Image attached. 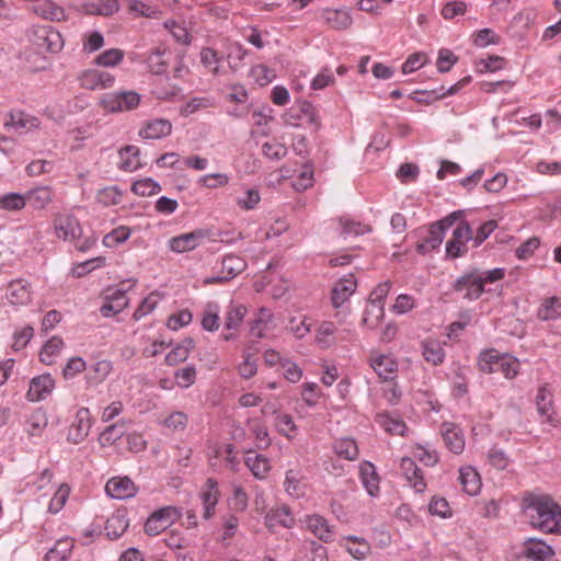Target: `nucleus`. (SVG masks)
<instances>
[{
	"label": "nucleus",
	"instance_id": "64",
	"mask_svg": "<svg viewBox=\"0 0 561 561\" xmlns=\"http://www.w3.org/2000/svg\"><path fill=\"white\" fill-rule=\"evenodd\" d=\"M457 56L450 49L443 48L438 53L436 62L437 70L442 73L447 72L457 62Z\"/></svg>",
	"mask_w": 561,
	"mask_h": 561
},
{
	"label": "nucleus",
	"instance_id": "25",
	"mask_svg": "<svg viewBox=\"0 0 561 561\" xmlns=\"http://www.w3.org/2000/svg\"><path fill=\"white\" fill-rule=\"evenodd\" d=\"M322 18L331 28L337 31L347 30L353 23L350 12L344 9H324Z\"/></svg>",
	"mask_w": 561,
	"mask_h": 561
},
{
	"label": "nucleus",
	"instance_id": "53",
	"mask_svg": "<svg viewBox=\"0 0 561 561\" xmlns=\"http://www.w3.org/2000/svg\"><path fill=\"white\" fill-rule=\"evenodd\" d=\"M96 199L104 206L118 205L123 199V194L117 186H108L98 192Z\"/></svg>",
	"mask_w": 561,
	"mask_h": 561
},
{
	"label": "nucleus",
	"instance_id": "41",
	"mask_svg": "<svg viewBox=\"0 0 561 561\" xmlns=\"http://www.w3.org/2000/svg\"><path fill=\"white\" fill-rule=\"evenodd\" d=\"M333 449L339 457L345 460H355L359 454L356 442L348 437L337 439L333 445Z\"/></svg>",
	"mask_w": 561,
	"mask_h": 561
},
{
	"label": "nucleus",
	"instance_id": "31",
	"mask_svg": "<svg viewBox=\"0 0 561 561\" xmlns=\"http://www.w3.org/2000/svg\"><path fill=\"white\" fill-rule=\"evenodd\" d=\"M459 482L463 492L470 496L477 495L482 485L478 471L472 467H465L460 469Z\"/></svg>",
	"mask_w": 561,
	"mask_h": 561
},
{
	"label": "nucleus",
	"instance_id": "60",
	"mask_svg": "<svg viewBox=\"0 0 561 561\" xmlns=\"http://www.w3.org/2000/svg\"><path fill=\"white\" fill-rule=\"evenodd\" d=\"M85 368L87 363L82 357H71L62 368V376L65 379H72L84 371Z\"/></svg>",
	"mask_w": 561,
	"mask_h": 561
},
{
	"label": "nucleus",
	"instance_id": "32",
	"mask_svg": "<svg viewBox=\"0 0 561 561\" xmlns=\"http://www.w3.org/2000/svg\"><path fill=\"white\" fill-rule=\"evenodd\" d=\"M83 10L88 14L110 16L119 10V3L118 0H88Z\"/></svg>",
	"mask_w": 561,
	"mask_h": 561
},
{
	"label": "nucleus",
	"instance_id": "49",
	"mask_svg": "<svg viewBox=\"0 0 561 561\" xmlns=\"http://www.w3.org/2000/svg\"><path fill=\"white\" fill-rule=\"evenodd\" d=\"M345 540L347 543L343 546L353 558L362 560L366 557L369 551V545L365 540H358V538L354 536H350L345 538Z\"/></svg>",
	"mask_w": 561,
	"mask_h": 561
},
{
	"label": "nucleus",
	"instance_id": "8",
	"mask_svg": "<svg viewBox=\"0 0 561 561\" xmlns=\"http://www.w3.org/2000/svg\"><path fill=\"white\" fill-rule=\"evenodd\" d=\"M209 231L205 229H196L187 233L172 237L169 242V249L174 253H185L198 248L206 239L209 238Z\"/></svg>",
	"mask_w": 561,
	"mask_h": 561
},
{
	"label": "nucleus",
	"instance_id": "23",
	"mask_svg": "<svg viewBox=\"0 0 561 561\" xmlns=\"http://www.w3.org/2000/svg\"><path fill=\"white\" fill-rule=\"evenodd\" d=\"M106 299L100 309L101 314L106 318L123 311L128 305L126 291L121 288L108 291Z\"/></svg>",
	"mask_w": 561,
	"mask_h": 561
},
{
	"label": "nucleus",
	"instance_id": "61",
	"mask_svg": "<svg viewBox=\"0 0 561 561\" xmlns=\"http://www.w3.org/2000/svg\"><path fill=\"white\" fill-rule=\"evenodd\" d=\"M164 26H165V28H168L170 31V33L172 34V36L174 37V39L178 43L183 44V45L191 44L192 36L188 33V31L186 30V27H184L183 25H181L174 21L165 22Z\"/></svg>",
	"mask_w": 561,
	"mask_h": 561
},
{
	"label": "nucleus",
	"instance_id": "19",
	"mask_svg": "<svg viewBox=\"0 0 561 561\" xmlns=\"http://www.w3.org/2000/svg\"><path fill=\"white\" fill-rule=\"evenodd\" d=\"M172 131V124L165 118H154L145 123L139 130V136L144 139H161L169 136Z\"/></svg>",
	"mask_w": 561,
	"mask_h": 561
},
{
	"label": "nucleus",
	"instance_id": "58",
	"mask_svg": "<svg viewBox=\"0 0 561 561\" xmlns=\"http://www.w3.org/2000/svg\"><path fill=\"white\" fill-rule=\"evenodd\" d=\"M275 425L277 427V431L288 438L294 437L296 434L297 427L295 425L293 417L289 414H278L275 419Z\"/></svg>",
	"mask_w": 561,
	"mask_h": 561
},
{
	"label": "nucleus",
	"instance_id": "14",
	"mask_svg": "<svg viewBox=\"0 0 561 561\" xmlns=\"http://www.w3.org/2000/svg\"><path fill=\"white\" fill-rule=\"evenodd\" d=\"M247 262L244 259L233 254L226 255L221 262V273L224 275L208 277L205 279V283L217 284L229 280L243 272Z\"/></svg>",
	"mask_w": 561,
	"mask_h": 561
},
{
	"label": "nucleus",
	"instance_id": "63",
	"mask_svg": "<svg viewBox=\"0 0 561 561\" xmlns=\"http://www.w3.org/2000/svg\"><path fill=\"white\" fill-rule=\"evenodd\" d=\"M162 425L172 431H184L187 425V415L176 411L162 421Z\"/></svg>",
	"mask_w": 561,
	"mask_h": 561
},
{
	"label": "nucleus",
	"instance_id": "34",
	"mask_svg": "<svg viewBox=\"0 0 561 561\" xmlns=\"http://www.w3.org/2000/svg\"><path fill=\"white\" fill-rule=\"evenodd\" d=\"M119 169L126 172L138 170L142 164L140 162V150L138 147L129 145L119 150Z\"/></svg>",
	"mask_w": 561,
	"mask_h": 561
},
{
	"label": "nucleus",
	"instance_id": "39",
	"mask_svg": "<svg viewBox=\"0 0 561 561\" xmlns=\"http://www.w3.org/2000/svg\"><path fill=\"white\" fill-rule=\"evenodd\" d=\"M219 312L220 308L217 302L210 301L205 306L201 321L204 330L209 332L218 330L220 325Z\"/></svg>",
	"mask_w": 561,
	"mask_h": 561
},
{
	"label": "nucleus",
	"instance_id": "54",
	"mask_svg": "<svg viewBox=\"0 0 561 561\" xmlns=\"http://www.w3.org/2000/svg\"><path fill=\"white\" fill-rule=\"evenodd\" d=\"M130 233L131 231L129 228L119 226L103 238V244L107 248L117 247L128 240Z\"/></svg>",
	"mask_w": 561,
	"mask_h": 561
},
{
	"label": "nucleus",
	"instance_id": "52",
	"mask_svg": "<svg viewBox=\"0 0 561 561\" xmlns=\"http://www.w3.org/2000/svg\"><path fill=\"white\" fill-rule=\"evenodd\" d=\"M131 191L139 196H151L161 191V186L154 180L147 178L136 181L131 185Z\"/></svg>",
	"mask_w": 561,
	"mask_h": 561
},
{
	"label": "nucleus",
	"instance_id": "42",
	"mask_svg": "<svg viewBox=\"0 0 561 561\" xmlns=\"http://www.w3.org/2000/svg\"><path fill=\"white\" fill-rule=\"evenodd\" d=\"M194 346L192 339H185L181 344L176 345L167 356L165 362L170 366L178 365L186 360L191 350Z\"/></svg>",
	"mask_w": 561,
	"mask_h": 561
},
{
	"label": "nucleus",
	"instance_id": "51",
	"mask_svg": "<svg viewBox=\"0 0 561 561\" xmlns=\"http://www.w3.org/2000/svg\"><path fill=\"white\" fill-rule=\"evenodd\" d=\"M561 300L558 297L547 298L538 310V317L541 320L556 319L559 316Z\"/></svg>",
	"mask_w": 561,
	"mask_h": 561
},
{
	"label": "nucleus",
	"instance_id": "62",
	"mask_svg": "<svg viewBox=\"0 0 561 561\" xmlns=\"http://www.w3.org/2000/svg\"><path fill=\"white\" fill-rule=\"evenodd\" d=\"M219 56L218 53L210 48V47H204L201 50V61L202 64L208 68L214 75H217L219 72L218 62H219Z\"/></svg>",
	"mask_w": 561,
	"mask_h": 561
},
{
	"label": "nucleus",
	"instance_id": "15",
	"mask_svg": "<svg viewBox=\"0 0 561 561\" xmlns=\"http://www.w3.org/2000/svg\"><path fill=\"white\" fill-rule=\"evenodd\" d=\"M55 380L50 374H43L31 379L26 399L31 402L45 400L54 390Z\"/></svg>",
	"mask_w": 561,
	"mask_h": 561
},
{
	"label": "nucleus",
	"instance_id": "56",
	"mask_svg": "<svg viewBox=\"0 0 561 561\" xmlns=\"http://www.w3.org/2000/svg\"><path fill=\"white\" fill-rule=\"evenodd\" d=\"M26 205V198L19 193H8L0 196V208L5 210H20Z\"/></svg>",
	"mask_w": 561,
	"mask_h": 561
},
{
	"label": "nucleus",
	"instance_id": "27",
	"mask_svg": "<svg viewBox=\"0 0 561 561\" xmlns=\"http://www.w3.org/2000/svg\"><path fill=\"white\" fill-rule=\"evenodd\" d=\"M295 524V519L290 512V508L286 505L272 508L265 516V525L267 528H274L282 526L285 528H291Z\"/></svg>",
	"mask_w": 561,
	"mask_h": 561
},
{
	"label": "nucleus",
	"instance_id": "59",
	"mask_svg": "<svg viewBox=\"0 0 561 561\" xmlns=\"http://www.w3.org/2000/svg\"><path fill=\"white\" fill-rule=\"evenodd\" d=\"M380 424L386 432L392 435H404L407 431V425L402 420L390 415H380Z\"/></svg>",
	"mask_w": 561,
	"mask_h": 561
},
{
	"label": "nucleus",
	"instance_id": "7",
	"mask_svg": "<svg viewBox=\"0 0 561 561\" xmlns=\"http://www.w3.org/2000/svg\"><path fill=\"white\" fill-rule=\"evenodd\" d=\"M472 239V229L468 221H460L446 243V256L457 259L467 253V242Z\"/></svg>",
	"mask_w": 561,
	"mask_h": 561
},
{
	"label": "nucleus",
	"instance_id": "4",
	"mask_svg": "<svg viewBox=\"0 0 561 561\" xmlns=\"http://www.w3.org/2000/svg\"><path fill=\"white\" fill-rule=\"evenodd\" d=\"M181 517L180 508L175 506H164L153 512L145 524V531L149 536H156L169 528Z\"/></svg>",
	"mask_w": 561,
	"mask_h": 561
},
{
	"label": "nucleus",
	"instance_id": "5",
	"mask_svg": "<svg viewBox=\"0 0 561 561\" xmlns=\"http://www.w3.org/2000/svg\"><path fill=\"white\" fill-rule=\"evenodd\" d=\"M140 95L135 91L106 93L101 99V105L108 112L130 111L138 106Z\"/></svg>",
	"mask_w": 561,
	"mask_h": 561
},
{
	"label": "nucleus",
	"instance_id": "16",
	"mask_svg": "<svg viewBox=\"0 0 561 561\" xmlns=\"http://www.w3.org/2000/svg\"><path fill=\"white\" fill-rule=\"evenodd\" d=\"M369 362L371 368L382 380L392 381L396 378L398 364L391 356L373 354Z\"/></svg>",
	"mask_w": 561,
	"mask_h": 561
},
{
	"label": "nucleus",
	"instance_id": "37",
	"mask_svg": "<svg viewBox=\"0 0 561 561\" xmlns=\"http://www.w3.org/2000/svg\"><path fill=\"white\" fill-rule=\"evenodd\" d=\"M73 549V540L64 538L58 540L55 546L46 553L44 561H67Z\"/></svg>",
	"mask_w": 561,
	"mask_h": 561
},
{
	"label": "nucleus",
	"instance_id": "50",
	"mask_svg": "<svg viewBox=\"0 0 561 561\" xmlns=\"http://www.w3.org/2000/svg\"><path fill=\"white\" fill-rule=\"evenodd\" d=\"M124 59V51L119 48H111L100 54L94 64L103 67H114Z\"/></svg>",
	"mask_w": 561,
	"mask_h": 561
},
{
	"label": "nucleus",
	"instance_id": "21",
	"mask_svg": "<svg viewBox=\"0 0 561 561\" xmlns=\"http://www.w3.org/2000/svg\"><path fill=\"white\" fill-rule=\"evenodd\" d=\"M446 447L454 454H461L465 448V437L461 431L453 423H443L440 427Z\"/></svg>",
	"mask_w": 561,
	"mask_h": 561
},
{
	"label": "nucleus",
	"instance_id": "26",
	"mask_svg": "<svg viewBox=\"0 0 561 561\" xmlns=\"http://www.w3.org/2000/svg\"><path fill=\"white\" fill-rule=\"evenodd\" d=\"M536 405L538 413L542 417V420L550 422L552 421V416L554 414L553 410V394L548 385H543L539 387L536 398Z\"/></svg>",
	"mask_w": 561,
	"mask_h": 561
},
{
	"label": "nucleus",
	"instance_id": "55",
	"mask_svg": "<svg viewBox=\"0 0 561 561\" xmlns=\"http://www.w3.org/2000/svg\"><path fill=\"white\" fill-rule=\"evenodd\" d=\"M340 225L342 228L341 233L343 236H360L370 231V228L367 225H364L359 221H354L348 217H341Z\"/></svg>",
	"mask_w": 561,
	"mask_h": 561
},
{
	"label": "nucleus",
	"instance_id": "13",
	"mask_svg": "<svg viewBox=\"0 0 561 561\" xmlns=\"http://www.w3.org/2000/svg\"><path fill=\"white\" fill-rule=\"evenodd\" d=\"M92 426L91 414L88 408H80L77 413L73 423L71 424L67 439L72 444H79L83 442Z\"/></svg>",
	"mask_w": 561,
	"mask_h": 561
},
{
	"label": "nucleus",
	"instance_id": "12",
	"mask_svg": "<svg viewBox=\"0 0 561 561\" xmlns=\"http://www.w3.org/2000/svg\"><path fill=\"white\" fill-rule=\"evenodd\" d=\"M80 85L88 90H102L113 87L115 77L105 70L88 69L79 76Z\"/></svg>",
	"mask_w": 561,
	"mask_h": 561
},
{
	"label": "nucleus",
	"instance_id": "45",
	"mask_svg": "<svg viewBox=\"0 0 561 561\" xmlns=\"http://www.w3.org/2000/svg\"><path fill=\"white\" fill-rule=\"evenodd\" d=\"M336 332V327L331 321L322 322L316 334V342L322 347L328 348L335 343L334 334Z\"/></svg>",
	"mask_w": 561,
	"mask_h": 561
},
{
	"label": "nucleus",
	"instance_id": "28",
	"mask_svg": "<svg viewBox=\"0 0 561 561\" xmlns=\"http://www.w3.org/2000/svg\"><path fill=\"white\" fill-rule=\"evenodd\" d=\"M359 476L367 493L370 496H377L379 494V477L375 466L369 461H364L359 466Z\"/></svg>",
	"mask_w": 561,
	"mask_h": 561
},
{
	"label": "nucleus",
	"instance_id": "30",
	"mask_svg": "<svg viewBox=\"0 0 561 561\" xmlns=\"http://www.w3.org/2000/svg\"><path fill=\"white\" fill-rule=\"evenodd\" d=\"M33 12L49 21L60 22L66 19L64 8L49 0H38V2L33 5Z\"/></svg>",
	"mask_w": 561,
	"mask_h": 561
},
{
	"label": "nucleus",
	"instance_id": "20",
	"mask_svg": "<svg viewBox=\"0 0 561 561\" xmlns=\"http://www.w3.org/2000/svg\"><path fill=\"white\" fill-rule=\"evenodd\" d=\"M357 283L353 274L341 278L332 289V305L340 308L354 294Z\"/></svg>",
	"mask_w": 561,
	"mask_h": 561
},
{
	"label": "nucleus",
	"instance_id": "47",
	"mask_svg": "<svg viewBox=\"0 0 561 561\" xmlns=\"http://www.w3.org/2000/svg\"><path fill=\"white\" fill-rule=\"evenodd\" d=\"M245 465L257 479H264L270 470L268 460L263 455L248 456Z\"/></svg>",
	"mask_w": 561,
	"mask_h": 561
},
{
	"label": "nucleus",
	"instance_id": "3",
	"mask_svg": "<svg viewBox=\"0 0 561 561\" xmlns=\"http://www.w3.org/2000/svg\"><path fill=\"white\" fill-rule=\"evenodd\" d=\"M462 216L461 211H454L443 219L433 222L428 228V236L423 242L419 243L416 250L421 254H426L437 249L445 237L446 230L449 229Z\"/></svg>",
	"mask_w": 561,
	"mask_h": 561
},
{
	"label": "nucleus",
	"instance_id": "6",
	"mask_svg": "<svg viewBox=\"0 0 561 561\" xmlns=\"http://www.w3.org/2000/svg\"><path fill=\"white\" fill-rule=\"evenodd\" d=\"M457 293H463L462 297L467 300H477L484 291L481 274L478 270L467 272L459 276L453 285Z\"/></svg>",
	"mask_w": 561,
	"mask_h": 561
},
{
	"label": "nucleus",
	"instance_id": "40",
	"mask_svg": "<svg viewBox=\"0 0 561 561\" xmlns=\"http://www.w3.org/2000/svg\"><path fill=\"white\" fill-rule=\"evenodd\" d=\"M128 520L122 514L112 515L105 524V534L107 538L118 539L128 528Z\"/></svg>",
	"mask_w": 561,
	"mask_h": 561
},
{
	"label": "nucleus",
	"instance_id": "11",
	"mask_svg": "<svg viewBox=\"0 0 561 561\" xmlns=\"http://www.w3.org/2000/svg\"><path fill=\"white\" fill-rule=\"evenodd\" d=\"M522 554L533 561H556L554 550L538 538H527L523 542Z\"/></svg>",
	"mask_w": 561,
	"mask_h": 561
},
{
	"label": "nucleus",
	"instance_id": "35",
	"mask_svg": "<svg viewBox=\"0 0 561 561\" xmlns=\"http://www.w3.org/2000/svg\"><path fill=\"white\" fill-rule=\"evenodd\" d=\"M48 425V417L42 408L35 409L26 420V432L31 437H38Z\"/></svg>",
	"mask_w": 561,
	"mask_h": 561
},
{
	"label": "nucleus",
	"instance_id": "48",
	"mask_svg": "<svg viewBox=\"0 0 561 561\" xmlns=\"http://www.w3.org/2000/svg\"><path fill=\"white\" fill-rule=\"evenodd\" d=\"M247 314V308L243 305H231L226 312L225 328L234 330L240 327Z\"/></svg>",
	"mask_w": 561,
	"mask_h": 561
},
{
	"label": "nucleus",
	"instance_id": "24",
	"mask_svg": "<svg viewBox=\"0 0 561 561\" xmlns=\"http://www.w3.org/2000/svg\"><path fill=\"white\" fill-rule=\"evenodd\" d=\"M36 44L50 53H58L64 47L61 34L53 27H42L36 32Z\"/></svg>",
	"mask_w": 561,
	"mask_h": 561
},
{
	"label": "nucleus",
	"instance_id": "29",
	"mask_svg": "<svg viewBox=\"0 0 561 561\" xmlns=\"http://www.w3.org/2000/svg\"><path fill=\"white\" fill-rule=\"evenodd\" d=\"M5 127H12L20 133H27L38 128L39 121L37 117L24 112H12L10 119L4 123Z\"/></svg>",
	"mask_w": 561,
	"mask_h": 561
},
{
	"label": "nucleus",
	"instance_id": "57",
	"mask_svg": "<svg viewBox=\"0 0 561 561\" xmlns=\"http://www.w3.org/2000/svg\"><path fill=\"white\" fill-rule=\"evenodd\" d=\"M165 50L157 48L152 50L147 59L150 71L154 75H162L167 71V60L164 59Z\"/></svg>",
	"mask_w": 561,
	"mask_h": 561
},
{
	"label": "nucleus",
	"instance_id": "22",
	"mask_svg": "<svg viewBox=\"0 0 561 561\" xmlns=\"http://www.w3.org/2000/svg\"><path fill=\"white\" fill-rule=\"evenodd\" d=\"M105 491L113 499L124 500L134 496L136 489L128 478H112L107 481Z\"/></svg>",
	"mask_w": 561,
	"mask_h": 561
},
{
	"label": "nucleus",
	"instance_id": "43",
	"mask_svg": "<svg viewBox=\"0 0 561 561\" xmlns=\"http://www.w3.org/2000/svg\"><path fill=\"white\" fill-rule=\"evenodd\" d=\"M385 317V304L370 301L364 312L363 322L370 329H375Z\"/></svg>",
	"mask_w": 561,
	"mask_h": 561
},
{
	"label": "nucleus",
	"instance_id": "18",
	"mask_svg": "<svg viewBox=\"0 0 561 561\" xmlns=\"http://www.w3.org/2000/svg\"><path fill=\"white\" fill-rule=\"evenodd\" d=\"M400 468L405 480L415 490V492L422 493L426 489V482L424 481L422 470L416 466L412 458L403 457L400 462Z\"/></svg>",
	"mask_w": 561,
	"mask_h": 561
},
{
	"label": "nucleus",
	"instance_id": "44",
	"mask_svg": "<svg viewBox=\"0 0 561 561\" xmlns=\"http://www.w3.org/2000/svg\"><path fill=\"white\" fill-rule=\"evenodd\" d=\"M424 359L433 365H439L444 362L445 352L440 344L435 340L422 343Z\"/></svg>",
	"mask_w": 561,
	"mask_h": 561
},
{
	"label": "nucleus",
	"instance_id": "33",
	"mask_svg": "<svg viewBox=\"0 0 561 561\" xmlns=\"http://www.w3.org/2000/svg\"><path fill=\"white\" fill-rule=\"evenodd\" d=\"M112 371V363L103 359L94 363L88 369L85 375V382L88 387H95L104 381V379Z\"/></svg>",
	"mask_w": 561,
	"mask_h": 561
},
{
	"label": "nucleus",
	"instance_id": "2",
	"mask_svg": "<svg viewBox=\"0 0 561 561\" xmlns=\"http://www.w3.org/2000/svg\"><path fill=\"white\" fill-rule=\"evenodd\" d=\"M478 366L484 374L501 373L505 378L513 379L519 373L520 363L513 355L492 348L480 353Z\"/></svg>",
	"mask_w": 561,
	"mask_h": 561
},
{
	"label": "nucleus",
	"instance_id": "9",
	"mask_svg": "<svg viewBox=\"0 0 561 561\" xmlns=\"http://www.w3.org/2000/svg\"><path fill=\"white\" fill-rule=\"evenodd\" d=\"M54 227L57 237L65 241L76 242L82 234L79 220L73 215H57Z\"/></svg>",
	"mask_w": 561,
	"mask_h": 561
},
{
	"label": "nucleus",
	"instance_id": "1",
	"mask_svg": "<svg viewBox=\"0 0 561 561\" xmlns=\"http://www.w3.org/2000/svg\"><path fill=\"white\" fill-rule=\"evenodd\" d=\"M525 515L534 528L547 534H561V507L551 499L534 497L525 506Z\"/></svg>",
	"mask_w": 561,
	"mask_h": 561
},
{
	"label": "nucleus",
	"instance_id": "17",
	"mask_svg": "<svg viewBox=\"0 0 561 561\" xmlns=\"http://www.w3.org/2000/svg\"><path fill=\"white\" fill-rule=\"evenodd\" d=\"M203 503V518L209 519L215 515V508L219 501L218 484L213 478L206 480L205 486L201 491Z\"/></svg>",
	"mask_w": 561,
	"mask_h": 561
},
{
	"label": "nucleus",
	"instance_id": "36",
	"mask_svg": "<svg viewBox=\"0 0 561 561\" xmlns=\"http://www.w3.org/2000/svg\"><path fill=\"white\" fill-rule=\"evenodd\" d=\"M307 525L310 531L324 542L333 540V531L329 526L327 519L320 515L310 516L307 520Z\"/></svg>",
	"mask_w": 561,
	"mask_h": 561
},
{
	"label": "nucleus",
	"instance_id": "10",
	"mask_svg": "<svg viewBox=\"0 0 561 561\" xmlns=\"http://www.w3.org/2000/svg\"><path fill=\"white\" fill-rule=\"evenodd\" d=\"M32 285L28 280L18 278L11 280L5 290V298L12 306H26L32 301Z\"/></svg>",
	"mask_w": 561,
	"mask_h": 561
},
{
	"label": "nucleus",
	"instance_id": "46",
	"mask_svg": "<svg viewBox=\"0 0 561 561\" xmlns=\"http://www.w3.org/2000/svg\"><path fill=\"white\" fill-rule=\"evenodd\" d=\"M64 341L59 336H53L43 346L39 358L41 362L50 365L54 362V357L61 351Z\"/></svg>",
	"mask_w": 561,
	"mask_h": 561
},
{
	"label": "nucleus",
	"instance_id": "38",
	"mask_svg": "<svg viewBox=\"0 0 561 561\" xmlns=\"http://www.w3.org/2000/svg\"><path fill=\"white\" fill-rule=\"evenodd\" d=\"M25 198L33 208L43 209L51 202L53 194L48 186H39L28 191Z\"/></svg>",
	"mask_w": 561,
	"mask_h": 561
}]
</instances>
